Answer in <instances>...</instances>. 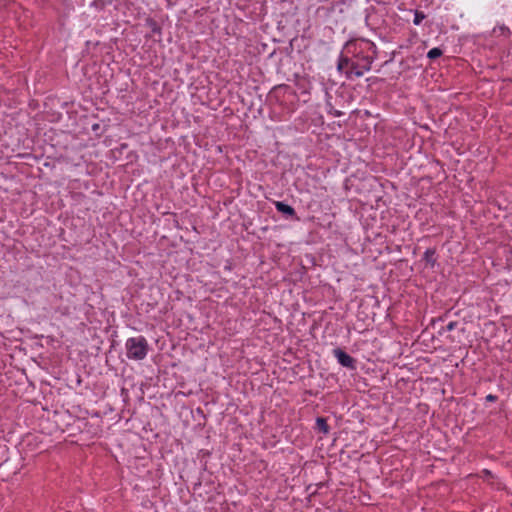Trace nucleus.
Masks as SVG:
<instances>
[{
    "instance_id": "obj_7",
    "label": "nucleus",
    "mask_w": 512,
    "mask_h": 512,
    "mask_svg": "<svg viewBox=\"0 0 512 512\" xmlns=\"http://www.w3.org/2000/svg\"><path fill=\"white\" fill-rule=\"evenodd\" d=\"M432 256H433V252H430L429 250L426 251L425 253V257H426V260L428 262H431V264L433 265V259H432Z\"/></svg>"
},
{
    "instance_id": "obj_3",
    "label": "nucleus",
    "mask_w": 512,
    "mask_h": 512,
    "mask_svg": "<svg viewBox=\"0 0 512 512\" xmlns=\"http://www.w3.org/2000/svg\"><path fill=\"white\" fill-rule=\"evenodd\" d=\"M276 208L278 211H280L284 214L290 215V216L294 215V213H295L294 209L291 206H289L283 202H276Z\"/></svg>"
},
{
    "instance_id": "obj_6",
    "label": "nucleus",
    "mask_w": 512,
    "mask_h": 512,
    "mask_svg": "<svg viewBox=\"0 0 512 512\" xmlns=\"http://www.w3.org/2000/svg\"><path fill=\"white\" fill-rule=\"evenodd\" d=\"M424 17H425V16H424V14L419 13V12H416V14H415V19H414V23H415L416 25L420 24V22L424 19Z\"/></svg>"
},
{
    "instance_id": "obj_4",
    "label": "nucleus",
    "mask_w": 512,
    "mask_h": 512,
    "mask_svg": "<svg viewBox=\"0 0 512 512\" xmlns=\"http://www.w3.org/2000/svg\"><path fill=\"white\" fill-rule=\"evenodd\" d=\"M316 427L320 432L324 434H327L329 432V427L327 425L326 419L322 417L317 418Z\"/></svg>"
},
{
    "instance_id": "obj_9",
    "label": "nucleus",
    "mask_w": 512,
    "mask_h": 512,
    "mask_svg": "<svg viewBox=\"0 0 512 512\" xmlns=\"http://www.w3.org/2000/svg\"><path fill=\"white\" fill-rule=\"evenodd\" d=\"M486 399H487L488 401H495V400H496V397H495L494 395L489 394V395L486 397Z\"/></svg>"
},
{
    "instance_id": "obj_10",
    "label": "nucleus",
    "mask_w": 512,
    "mask_h": 512,
    "mask_svg": "<svg viewBox=\"0 0 512 512\" xmlns=\"http://www.w3.org/2000/svg\"><path fill=\"white\" fill-rule=\"evenodd\" d=\"M485 474H486V476H490L491 475L490 471H488V470L485 471Z\"/></svg>"
},
{
    "instance_id": "obj_5",
    "label": "nucleus",
    "mask_w": 512,
    "mask_h": 512,
    "mask_svg": "<svg viewBox=\"0 0 512 512\" xmlns=\"http://www.w3.org/2000/svg\"><path fill=\"white\" fill-rule=\"evenodd\" d=\"M441 55H442V50L439 48H433L427 54L429 59H436V58L440 57Z\"/></svg>"
},
{
    "instance_id": "obj_1",
    "label": "nucleus",
    "mask_w": 512,
    "mask_h": 512,
    "mask_svg": "<svg viewBox=\"0 0 512 512\" xmlns=\"http://www.w3.org/2000/svg\"><path fill=\"white\" fill-rule=\"evenodd\" d=\"M127 355L129 358L141 360L148 350V344L144 337L130 338L126 342Z\"/></svg>"
},
{
    "instance_id": "obj_8",
    "label": "nucleus",
    "mask_w": 512,
    "mask_h": 512,
    "mask_svg": "<svg viewBox=\"0 0 512 512\" xmlns=\"http://www.w3.org/2000/svg\"><path fill=\"white\" fill-rule=\"evenodd\" d=\"M456 326V322H450L448 325H447V330L448 331H451L455 328Z\"/></svg>"
},
{
    "instance_id": "obj_2",
    "label": "nucleus",
    "mask_w": 512,
    "mask_h": 512,
    "mask_svg": "<svg viewBox=\"0 0 512 512\" xmlns=\"http://www.w3.org/2000/svg\"><path fill=\"white\" fill-rule=\"evenodd\" d=\"M334 355L342 366L350 368V369H354L355 360L350 355L345 353L343 350L335 349Z\"/></svg>"
}]
</instances>
